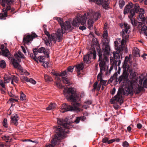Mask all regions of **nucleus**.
<instances>
[{
	"label": "nucleus",
	"instance_id": "obj_18",
	"mask_svg": "<svg viewBox=\"0 0 147 147\" xmlns=\"http://www.w3.org/2000/svg\"><path fill=\"white\" fill-rule=\"evenodd\" d=\"M139 15L137 17L138 20L142 22H144L146 20V18L144 16L145 11L144 10L142 12H140L138 13Z\"/></svg>",
	"mask_w": 147,
	"mask_h": 147
},
{
	"label": "nucleus",
	"instance_id": "obj_3",
	"mask_svg": "<svg viewBox=\"0 0 147 147\" xmlns=\"http://www.w3.org/2000/svg\"><path fill=\"white\" fill-rule=\"evenodd\" d=\"M57 78L58 80V81L56 83L57 86L59 88H64L63 92L65 96L72 102H76L78 100V96L74 89L72 88H69L67 86H62L60 82L61 80L59 77H57Z\"/></svg>",
	"mask_w": 147,
	"mask_h": 147
},
{
	"label": "nucleus",
	"instance_id": "obj_5",
	"mask_svg": "<svg viewBox=\"0 0 147 147\" xmlns=\"http://www.w3.org/2000/svg\"><path fill=\"white\" fill-rule=\"evenodd\" d=\"M105 48L104 49V51H102L100 50L98 51V55L99 57L98 61L105 62L108 59V56L109 55L110 48L109 45L105 46Z\"/></svg>",
	"mask_w": 147,
	"mask_h": 147
},
{
	"label": "nucleus",
	"instance_id": "obj_62",
	"mask_svg": "<svg viewBox=\"0 0 147 147\" xmlns=\"http://www.w3.org/2000/svg\"><path fill=\"white\" fill-rule=\"evenodd\" d=\"M9 145L0 143V147H9Z\"/></svg>",
	"mask_w": 147,
	"mask_h": 147
},
{
	"label": "nucleus",
	"instance_id": "obj_13",
	"mask_svg": "<svg viewBox=\"0 0 147 147\" xmlns=\"http://www.w3.org/2000/svg\"><path fill=\"white\" fill-rule=\"evenodd\" d=\"M134 6V5L131 2L129 3L124 8L123 12L124 14L125 15L129 13V15L130 12L132 10H133L135 11L134 9H132Z\"/></svg>",
	"mask_w": 147,
	"mask_h": 147
},
{
	"label": "nucleus",
	"instance_id": "obj_6",
	"mask_svg": "<svg viewBox=\"0 0 147 147\" xmlns=\"http://www.w3.org/2000/svg\"><path fill=\"white\" fill-rule=\"evenodd\" d=\"M87 14L88 15H89L88 13H84L83 16L80 15L79 17L74 19L72 23L73 26L75 27H78L80 25H84L86 22L87 18Z\"/></svg>",
	"mask_w": 147,
	"mask_h": 147
},
{
	"label": "nucleus",
	"instance_id": "obj_58",
	"mask_svg": "<svg viewBox=\"0 0 147 147\" xmlns=\"http://www.w3.org/2000/svg\"><path fill=\"white\" fill-rule=\"evenodd\" d=\"M28 82H30L34 84H35L36 83V82L32 78L29 79Z\"/></svg>",
	"mask_w": 147,
	"mask_h": 147
},
{
	"label": "nucleus",
	"instance_id": "obj_54",
	"mask_svg": "<svg viewBox=\"0 0 147 147\" xmlns=\"http://www.w3.org/2000/svg\"><path fill=\"white\" fill-rule=\"evenodd\" d=\"M30 57L32 58L35 61L38 62V58L35 57L34 53H31L30 54Z\"/></svg>",
	"mask_w": 147,
	"mask_h": 147
},
{
	"label": "nucleus",
	"instance_id": "obj_26",
	"mask_svg": "<svg viewBox=\"0 0 147 147\" xmlns=\"http://www.w3.org/2000/svg\"><path fill=\"white\" fill-rule=\"evenodd\" d=\"M13 0H2L1 2V5L3 7H5L6 4L9 5L13 2Z\"/></svg>",
	"mask_w": 147,
	"mask_h": 147
},
{
	"label": "nucleus",
	"instance_id": "obj_22",
	"mask_svg": "<svg viewBox=\"0 0 147 147\" xmlns=\"http://www.w3.org/2000/svg\"><path fill=\"white\" fill-rule=\"evenodd\" d=\"M135 13H138L140 12H142L144 9L143 8H140L139 5L138 3H135L134 5Z\"/></svg>",
	"mask_w": 147,
	"mask_h": 147
},
{
	"label": "nucleus",
	"instance_id": "obj_32",
	"mask_svg": "<svg viewBox=\"0 0 147 147\" xmlns=\"http://www.w3.org/2000/svg\"><path fill=\"white\" fill-rule=\"evenodd\" d=\"M90 59L89 57L87 55H85L84 57V62L87 64H89L90 63Z\"/></svg>",
	"mask_w": 147,
	"mask_h": 147
},
{
	"label": "nucleus",
	"instance_id": "obj_39",
	"mask_svg": "<svg viewBox=\"0 0 147 147\" xmlns=\"http://www.w3.org/2000/svg\"><path fill=\"white\" fill-rule=\"evenodd\" d=\"M20 93V100L22 101L26 100V95L22 92H21Z\"/></svg>",
	"mask_w": 147,
	"mask_h": 147
},
{
	"label": "nucleus",
	"instance_id": "obj_12",
	"mask_svg": "<svg viewBox=\"0 0 147 147\" xmlns=\"http://www.w3.org/2000/svg\"><path fill=\"white\" fill-rule=\"evenodd\" d=\"M11 62L15 68H18L23 73H25L26 72L27 73V71L26 70H24L23 68L19 64L17 60H16L15 59H11Z\"/></svg>",
	"mask_w": 147,
	"mask_h": 147
},
{
	"label": "nucleus",
	"instance_id": "obj_20",
	"mask_svg": "<svg viewBox=\"0 0 147 147\" xmlns=\"http://www.w3.org/2000/svg\"><path fill=\"white\" fill-rule=\"evenodd\" d=\"M101 88V86L99 83L98 84V82L96 81L93 84V88L92 90V92H94L95 90L97 91H99Z\"/></svg>",
	"mask_w": 147,
	"mask_h": 147
},
{
	"label": "nucleus",
	"instance_id": "obj_59",
	"mask_svg": "<svg viewBox=\"0 0 147 147\" xmlns=\"http://www.w3.org/2000/svg\"><path fill=\"white\" fill-rule=\"evenodd\" d=\"M21 80H24L27 82H28V80L29 79H28L27 77L23 76L21 77Z\"/></svg>",
	"mask_w": 147,
	"mask_h": 147
},
{
	"label": "nucleus",
	"instance_id": "obj_7",
	"mask_svg": "<svg viewBox=\"0 0 147 147\" xmlns=\"http://www.w3.org/2000/svg\"><path fill=\"white\" fill-rule=\"evenodd\" d=\"M76 105V103L74 105L72 106L70 105H69L68 104L64 103L62 105L61 108L60 109V111L62 113H64L65 112L74 111L77 112H79L80 111L82 110L77 107Z\"/></svg>",
	"mask_w": 147,
	"mask_h": 147
},
{
	"label": "nucleus",
	"instance_id": "obj_28",
	"mask_svg": "<svg viewBox=\"0 0 147 147\" xmlns=\"http://www.w3.org/2000/svg\"><path fill=\"white\" fill-rule=\"evenodd\" d=\"M1 138L3 140L5 141L6 142H8L9 141L10 142L11 139L10 136L8 135H2Z\"/></svg>",
	"mask_w": 147,
	"mask_h": 147
},
{
	"label": "nucleus",
	"instance_id": "obj_11",
	"mask_svg": "<svg viewBox=\"0 0 147 147\" xmlns=\"http://www.w3.org/2000/svg\"><path fill=\"white\" fill-rule=\"evenodd\" d=\"M121 92L118 91L117 95L114 97H113L111 100L110 102L111 104H114L115 102H119L120 104L123 102V99Z\"/></svg>",
	"mask_w": 147,
	"mask_h": 147
},
{
	"label": "nucleus",
	"instance_id": "obj_27",
	"mask_svg": "<svg viewBox=\"0 0 147 147\" xmlns=\"http://www.w3.org/2000/svg\"><path fill=\"white\" fill-rule=\"evenodd\" d=\"M11 84H14L13 82H15L17 83L19 80V79L18 77L15 76L13 75L11 76Z\"/></svg>",
	"mask_w": 147,
	"mask_h": 147
},
{
	"label": "nucleus",
	"instance_id": "obj_48",
	"mask_svg": "<svg viewBox=\"0 0 147 147\" xmlns=\"http://www.w3.org/2000/svg\"><path fill=\"white\" fill-rule=\"evenodd\" d=\"M38 61L42 63L45 60V57L43 56H41L38 57Z\"/></svg>",
	"mask_w": 147,
	"mask_h": 147
},
{
	"label": "nucleus",
	"instance_id": "obj_24",
	"mask_svg": "<svg viewBox=\"0 0 147 147\" xmlns=\"http://www.w3.org/2000/svg\"><path fill=\"white\" fill-rule=\"evenodd\" d=\"M37 50L39 53H43L46 55V57L47 58H48L49 57V54L45 50V48L44 47H41L38 49H37Z\"/></svg>",
	"mask_w": 147,
	"mask_h": 147
},
{
	"label": "nucleus",
	"instance_id": "obj_34",
	"mask_svg": "<svg viewBox=\"0 0 147 147\" xmlns=\"http://www.w3.org/2000/svg\"><path fill=\"white\" fill-rule=\"evenodd\" d=\"M44 78L45 81L46 82H49L52 81L53 79L51 77H50L47 74L44 75Z\"/></svg>",
	"mask_w": 147,
	"mask_h": 147
},
{
	"label": "nucleus",
	"instance_id": "obj_10",
	"mask_svg": "<svg viewBox=\"0 0 147 147\" xmlns=\"http://www.w3.org/2000/svg\"><path fill=\"white\" fill-rule=\"evenodd\" d=\"M92 4L93 3L98 5H102V7L105 9L108 8L109 5V1L108 0H88Z\"/></svg>",
	"mask_w": 147,
	"mask_h": 147
},
{
	"label": "nucleus",
	"instance_id": "obj_35",
	"mask_svg": "<svg viewBox=\"0 0 147 147\" xmlns=\"http://www.w3.org/2000/svg\"><path fill=\"white\" fill-rule=\"evenodd\" d=\"M14 56L15 58H17L18 57L23 58H24V55L21 52L19 51L18 52V53L15 54Z\"/></svg>",
	"mask_w": 147,
	"mask_h": 147
},
{
	"label": "nucleus",
	"instance_id": "obj_42",
	"mask_svg": "<svg viewBox=\"0 0 147 147\" xmlns=\"http://www.w3.org/2000/svg\"><path fill=\"white\" fill-rule=\"evenodd\" d=\"M6 64L5 62L3 60L0 61V67H1L4 68L6 67Z\"/></svg>",
	"mask_w": 147,
	"mask_h": 147
},
{
	"label": "nucleus",
	"instance_id": "obj_36",
	"mask_svg": "<svg viewBox=\"0 0 147 147\" xmlns=\"http://www.w3.org/2000/svg\"><path fill=\"white\" fill-rule=\"evenodd\" d=\"M94 22L93 21V19H89L88 21V28L90 29H91L92 27L93 26V24Z\"/></svg>",
	"mask_w": 147,
	"mask_h": 147
},
{
	"label": "nucleus",
	"instance_id": "obj_33",
	"mask_svg": "<svg viewBox=\"0 0 147 147\" xmlns=\"http://www.w3.org/2000/svg\"><path fill=\"white\" fill-rule=\"evenodd\" d=\"M15 10V9L14 8H11V7L9 5H8L7 6L6 9H5L4 11H6L7 12V11H9L10 12L12 13Z\"/></svg>",
	"mask_w": 147,
	"mask_h": 147
},
{
	"label": "nucleus",
	"instance_id": "obj_55",
	"mask_svg": "<svg viewBox=\"0 0 147 147\" xmlns=\"http://www.w3.org/2000/svg\"><path fill=\"white\" fill-rule=\"evenodd\" d=\"M125 90L126 91L128 94L131 93L132 91V89H130L129 87H127L125 88Z\"/></svg>",
	"mask_w": 147,
	"mask_h": 147
},
{
	"label": "nucleus",
	"instance_id": "obj_41",
	"mask_svg": "<svg viewBox=\"0 0 147 147\" xmlns=\"http://www.w3.org/2000/svg\"><path fill=\"white\" fill-rule=\"evenodd\" d=\"M74 68V66H70L68 67L67 69L66 70H67V71L69 74V72L71 73L73 71Z\"/></svg>",
	"mask_w": 147,
	"mask_h": 147
},
{
	"label": "nucleus",
	"instance_id": "obj_2",
	"mask_svg": "<svg viewBox=\"0 0 147 147\" xmlns=\"http://www.w3.org/2000/svg\"><path fill=\"white\" fill-rule=\"evenodd\" d=\"M123 26L124 29L122 30L123 39L121 40L120 38L118 39V40L114 42L115 46V49L117 50L116 52H113V54L115 61L116 62L115 66L117 68V65L118 66L120 65L121 63V59H122V51L123 50L124 45L125 41L127 38L128 37L127 32L129 29H130V26L126 23H124Z\"/></svg>",
	"mask_w": 147,
	"mask_h": 147
},
{
	"label": "nucleus",
	"instance_id": "obj_38",
	"mask_svg": "<svg viewBox=\"0 0 147 147\" xmlns=\"http://www.w3.org/2000/svg\"><path fill=\"white\" fill-rule=\"evenodd\" d=\"M119 5L120 8L122 9L125 5V2L123 0H119Z\"/></svg>",
	"mask_w": 147,
	"mask_h": 147
},
{
	"label": "nucleus",
	"instance_id": "obj_1",
	"mask_svg": "<svg viewBox=\"0 0 147 147\" xmlns=\"http://www.w3.org/2000/svg\"><path fill=\"white\" fill-rule=\"evenodd\" d=\"M57 20L60 24L61 29H58L56 33L51 34V36L49 32L45 28H44V31L46 35L47 36V38L45 40V44L48 46L51 47L52 45V41H53L54 43H56L57 41L60 42L62 39L63 34L66 32V31L71 28L70 24L68 21H66L65 23H63L62 19L58 17Z\"/></svg>",
	"mask_w": 147,
	"mask_h": 147
},
{
	"label": "nucleus",
	"instance_id": "obj_44",
	"mask_svg": "<svg viewBox=\"0 0 147 147\" xmlns=\"http://www.w3.org/2000/svg\"><path fill=\"white\" fill-rule=\"evenodd\" d=\"M100 15V14L98 13H95L93 16V19L95 20H98Z\"/></svg>",
	"mask_w": 147,
	"mask_h": 147
},
{
	"label": "nucleus",
	"instance_id": "obj_60",
	"mask_svg": "<svg viewBox=\"0 0 147 147\" xmlns=\"http://www.w3.org/2000/svg\"><path fill=\"white\" fill-rule=\"evenodd\" d=\"M108 36V34L107 32V31H105L104 32L102 36L104 38H107V37Z\"/></svg>",
	"mask_w": 147,
	"mask_h": 147
},
{
	"label": "nucleus",
	"instance_id": "obj_15",
	"mask_svg": "<svg viewBox=\"0 0 147 147\" xmlns=\"http://www.w3.org/2000/svg\"><path fill=\"white\" fill-rule=\"evenodd\" d=\"M135 15V12L133 10H132L130 12L128 17L131 20V24L134 27L137 25V22L134 19V16Z\"/></svg>",
	"mask_w": 147,
	"mask_h": 147
},
{
	"label": "nucleus",
	"instance_id": "obj_14",
	"mask_svg": "<svg viewBox=\"0 0 147 147\" xmlns=\"http://www.w3.org/2000/svg\"><path fill=\"white\" fill-rule=\"evenodd\" d=\"M37 36V35L35 33L32 32L31 35H28L24 38L23 41L24 43H27L32 41L34 38Z\"/></svg>",
	"mask_w": 147,
	"mask_h": 147
},
{
	"label": "nucleus",
	"instance_id": "obj_51",
	"mask_svg": "<svg viewBox=\"0 0 147 147\" xmlns=\"http://www.w3.org/2000/svg\"><path fill=\"white\" fill-rule=\"evenodd\" d=\"M68 74L67 70H65V71H63L61 73L59 74V75L61 76H65L66 75H68Z\"/></svg>",
	"mask_w": 147,
	"mask_h": 147
},
{
	"label": "nucleus",
	"instance_id": "obj_45",
	"mask_svg": "<svg viewBox=\"0 0 147 147\" xmlns=\"http://www.w3.org/2000/svg\"><path fill=\"white\" fill-rule=\"evenodd\" d=\"M76 67L78 70H82L84 67V65L83 63L79 64L76 66Z\"/></svg>",
	"mask_w": 147,
	"mask_h": 147
},
{
	"label": "nucleus",
	"instance_id": "obj_49",
	"mask_svg": "<svg viewBox=\"0 0 147 147\" xmlns=\"http://www.w3.org/2000/svg\"><path fill=\"white\" fill-rule=\"evenodd\" d=\"M62 81L63 83L65 84H68L70 83L69 80L66 78H63Z\"/></svg>",
	"mask_w": 147,
	"mask_h": 147
},
{
	"label": "nucleus",
	"instance_id": "obj_52",
	"mask_svg": "<svg viewBox=\"0 0 147 147\" xmlns=\"http://www.w3.org/2000/svg\"><path fill=\"white\" fill-rule=\"evenodd\" d=\"M3 126L6 128L8 127L7 123V120L6 119H4L3 122Z\"/></svg>",
	"mask_w": 147,
	"mask_h": 147
},
{
	"label": "nucleus",
	"instance_id": "obj_30",
	"mask_svg": "<svg viewBox=\"0 0 147 147\" xmlns=\"http://www.w3.org/2000/svg\"><path fill=\"white\" fill-rule=\"evenodd\" d=\"M143 89V88L141 86H138L137 88H136L134 91L137 94H139Z\"/></svg>",
	"mask_w": 147,
	"mask_h": 147
},
{
	"label": "nucleus",
	"instance_id": "obj_63",
	"mask_svg": "<svg viewBox=\"0 0 147 147\" xmlns=\"http://www.w3.org/2000/svg\"><path fill=\"white\" fill-rule=\"evenodd\" d=\"M143 86L145 88H147V78L144 81Z\"/></svg>",
	"mask_w": 147,
	"mask_h": 147
},
{
	"label": "nucleus",
	"instance_id": "obj_56",
	"mask_svg": "<svg viewBox=\"0 0 147 147\" xmlns=\"http://www.w3.org/2000/svg\"><path fill=\"white\" fill-rule=\"evenodd\" d=\"M113 67H114V65H111L110 67V69H109V71H107V72H106V75H109V74L111 73V71L113 69Z\"/></svg>",
	"mask_w": 147,
	"mask_h": 147
},
{
	"label": "nucleus",
	"instance_id": "obj_23",
	"mask_svg": "<svg viewBox=\"0 0 147 147\" xmlns=\"http://www.w3.org/2000/svg\"><path fill=\"white\" fill-rule=\"evenodd\" d=\"M87 55L91 59L93 58L95 59L96 57V52L95 50H93V52L89 51Z\"/></svg>",
	"mask_w": 147,
	"mask_h": 147
},
{
	"label": "nucleus",
	"instance_id": "obj_61",
	"mask_svg": "<svg viewBox=\"0 0 147 147\" xmlns=\"http://www.w3.org/2000/svg\"><path fill=\"white\" fill-rule=\"evenodd\" d=\"M123 147H127L129 146V144L127 142L125 141L123 143Z\"/></svg>",
	"mask_w": 147,
	"mask_h": 147
},
{
	"label": "nucleus",
	"instance_id": "obj_47",
	"mask_svg": "<svg viewBox=\"0 0 147 147\" xmlns=\"http://www.w3.org/2000/svg\"><path fill=\"white\" fill-rule=\"evenodd\" d=\"M4 83H9L11 80V77H4Z\"/></svg>",
	"mask_w": 147,
	"mask_h": 147
},
{
	"label": "nucleus",
	"instance_id": "obj_8",
	"mask_svg": "<svg viewBox=\"0 0 147 147\" xmlns=\"http://www.w3.org/2000/svg\"><path fill=\"white\" fill-rule=\"evenodd\" d=\"M99 65L100 69V71L97 76V80L98 81H100L102 80L103 72L105 71L108 68V67L106 65L105 62L101 61L99 62Z\"/></svg>",
	"mask_w": 147,
	"mask_h": 147
},
{
	"label": "nucleus",
	"instance_id": "obj_29",
	"mask_svg": "<svg viewBox=\"0 0 147 147\" xmlns=\"http://www.w3.org/2000/svg\"><path fill=\"white\" fill-rule=\"evenodd\" d=\"M76 105L77 106H78V107H77L78 108H79V109H80L81 110H81L80 111H79V112H80V111H83V108L85 109H87V108L88 107V106H87V105H81V104H80L79 103H76Z\"/></svg>",
	"mask_w": 147,
	"mask_h": 147
},
{
	"label": "nucleus",
	"instance_id": "obj_37",
	"mask_svg": "<svg viewBox=\"0 0 147 147\" xmlns=\"http://www.w3.org/2000/svg\"><path fill=\"white\" fill-rule=\"evenodd\" d=\"M134 52L135 54V55L136 57H140V51L138 48H135L134 50Z\"/></svg>",
	"mask_w": 147,
	"mask_h": 147
},
{
	"label": "nucleus",
	"instance_id": "obj_43",
	"mask_svg": "<svg viewBox=\"0 0 147 147\" xmlns=\"http://www.w3.org/2000/svg\"><path fill=\"white\" fill-rule=\"evenodd\" d=\"M58 138L57 136H56L55 138L53 139L51 141L52 144L53 145H56L57 142V140H58Z\"/></svg>",
	"mask_w": 147,
	"mask_h": 147
},
{
	"label": "nucleus",
	"instance_id": "obj_19",
	"mask_svg": "<svg viewBox=\"0 0 147 147\" xmlns=\"http://www.w3.org/2000/svg\"><path fill=\"white\" fill-rule=\"evenodd\" d=\"M127 61L128 60H127V58L126 57L122 66V67L123 68V72L125 71V73H127V71H129L131 70L129 69V65L128 64Z\"/></svg>",
	"mask_w": 147,
	"mask_h": 147
},
{
	"label": "nucleus",
	"instance_id": "obj_4",
	"mask_svg": "<svg viewBox=\"0 0 147 147\" xmlns=\"http://www.w3.org/2000/svg\"><path fill=\"white\" fill-rule=\"evenodd\" d=\"M67 118L57 119V123L60 126H57L56 128V133L60 138H62L64 134L68 132L67 128H69V124L67 123Z\"/></svg>",
	"mask_w": 147,
	"mask_h": 147
},
{
	"label": "nucleus",
	"instance_id": "obj_9",
	"mask_svg": "<svg viewBox=\"0 0 147 147\" xmlns=\"http://www.w3.org/2000/svg\"><path fill=\"white\" fill-rule=\"evenodd\" d=\"M128 75L127 73H125L124 71L123 72L122 74L119 77L118 81L123 86L126 85L128 80Z\"/></svg>",
	"mask_w": 147,
	"mask_h": 147
},
{
	"label": "nucleus",
	"instance_id": "obj_57",
	"mask_svg": "<svg viewBox=\"0 0 147 147\" xmlns=\"http://www.w3.org/2000/svg\"><path fill=\"white\" fill-rule=\"evenodd\" d=\"M49 63L47 61H44L42 63V65L45 68H46L48 67Z\"/></svg>",
	"mask_w": 147,
	"mask_h": 147
},
{
	"label": "nucleus",
	"instance_id": "obj_21",
	"mask_svg": "<svg viewBox=\"0 0 147 147\" xmlns=\"http://www.w3.org/2000/svg\"><path fill=\"white\" fill-rule=\"evenodd\" d=\"M119 66H118L119 67L118 69L117 70V72L115 73L113 75V76H111L109 79V80L111 81V82H112L113 81V80H114V79H117V76L118 74H120V72H121V68Z\"/></svg>",
	"mask_w": 147,
	"mask_h": 147
},
{
	"label": "nucleus",
	"instance_id": "obj_25",
	"mask_svg": "<svg viewBox=\"0 0 147 147\" xmlns=\"http://www.w3.org/2000/svg\"><path fill=\"white\" fill-rule=\"evenodd\" d=\"M3 9L2 12L0 13V19L4 20L6 19V17L7 16V13L6 11H4Z\"/></svg>",
	"mask_w": 147,
	"mask_h": 147
},
{
	"label": "nucleus",
	"instance_id": "obj_46",
	"mask_svg": "<svg viewBox=\"0 0 147 147\" xmlns=\"http://www.w3.org/2000/svg\"><path fill=\"white\" fill-rule=\"evenodd\" d=\"M100 83H99V84L102 86H106L107 85V84H106L107 83V80H104L103 79L100 81Z\"/></svg>",
	"mask_w": 147,
	"mask_h": 147
},
{
	"label": "nucleus",
	"instance_id": "obj_17",
	"mask_svg": "<svg viewBox=\"0 0 147 147\" xmlns=\"http://www.w3.org/2000/svg\"><path fill=\"white\" fill-rule=\"evenodd\" d=\"M19 118L18 115L16 114L14 116H12L11 117V122L14 125L17 126L18 124V121Z\"/></svg>",
	"mask_w": 147,
	"mask_h": 147
},
{
	"label": "nucleus",
	"instance_id": "obj_31",
	"mask_svg": "<svg viewBox=\"0 0 147 147\" xmlns=\"http://www.w3.org/2000/svg\"><path fill=\"white\" fill-rule=\"evenodd\" d=\"M130 72L129 75V78L130 79H135L136 76V73L134 72L132 70H131L129 71Z\"/></svg>",
	"mask_w": 147,
	"mask_h": 147
},
{
	"label": "nucleus",
	"instance_id": "obj_16",
	"mask_svg": "<svg viewBox=\"0 0 147 147\" xmlns=\"http://www.w3.org/2000/svg\"><path fill=\"white\" fill-rule=\"evenodd\" d=\"M4 45L2 44L0 47V49L1 50L2 55L5 57H9L10 55V53L9 50L5 48L4 49Z\"/></svg>",
	"mask_w": 147,
	"mask_h": 147
},
{
	"label": "nucleus",
	"instance_id": "obj_64",
	"mask_svg": "<svg viewBox=\"0 0 147 147\" xmlns=\"http://www.w3.org/2000/svg\"><path fill=\"white\" fill-rule=\"evenodd\" d=\"M141 30L144 32H145L147 30V27L145 25L143 26Z\"/></svg>",
	"mask_w": 147,
	"mask_h": 147
},
{
	"label": "nucleus",
	"instance_id": "obj_50",
	"mask_svg": "<svg viewBox=\"0 0 147 147\" xmlns=\"http://www.w3.org/2000/svg\"><path fill=\"white\" fill-rule=\"evenodd\" d=\"M103 44L104 46H106L108 45L109 41L107 38H104L102 40Z\"/></svg>",
	"mask_w": 147,
	"mask_h": 147
},
{
	"label": "nucleus",
	"instance_id": "obj_40",
	"mask_svg": "<svg viewBox=\"0 0 147 147\" xmlns=\"http://www.w3.org/2000/svg\"><path fill=\"white\" fill-rule=\"evenodd\" d=\"M55 104L53 103H51L49 106L46 109L47 110H51L55 108Z\"/></svg>",
	"mask_w": 147,
	"mask_h": 147
},
{
	"label": "nucleus",
	"instance_id": "obj_53",
	"mask_svg": "<svg viewBox=\"0 0 147 147\" xmlns=\"http://www.w3.org/2000/svg\"><path fill=\"white\" fill-rule=\"evenodd\" d=\"M33 53L35 56V57L38 58V57H39L37 55L38 53V51L37 50V49H33Z\"/></svg>",
	"mask_w": 147,
	"mask_h": 147
}]
</instances>
